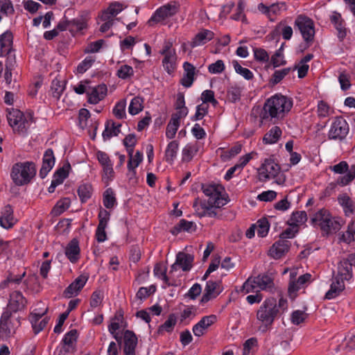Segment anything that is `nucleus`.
I'll use <instances>...</instances> for the list:
<instances>
[{"label":"nucleus","mask_w":355,"mask_h":355,"mask_svg":"<svg viewBox=\"0 0 355 355\" xmlns=\"http://www.w3.org/2000/svg\"><path fill=\"white\" fill-rule=\"evenodd\" d=\"M227 202V200L221 196V192L218 193L214 198L208 200L207 204L210 206L214 207L215 208H220Z\"/></svg>","instance_id":"56"},{"label":"nucleus","mask_w":355,"mask_h":355,"mask_svg":"<svg viewBox=\"0 0 355 355\" xmlns=\"http://www.w3.org/2000/svg\"><path fill=\"white\" fill-rule=\"evenodd\" d=\"M271 179L279 185H282L286 182V176L281 173V167L275 161L273 156L264 159L258 168V180L266 182Z\"/></svg>","instance_id":"4"},{"label":"nucleus","mask_w":355,"mask_h":355,"mask_svg":"<svg viewBox=\"0 0 355 355\" xmlns=\"http://www.w3.org/2000/svg\"><path fill=\"white\" fill-rule=\"evenodd\" d=\"M209 105L207 104H200L196 107V112L192 117L193 121L201 120L208 112Z\"/></svg>","instance_id":"57"},{"label":"nucleus","mask_w":355,"mask_h":355,"mask_svg":"<svg viewBox=\"0 0 355 355\" xmlns=\"http://www.w3.org/2000/svg\"><path fill=\"white\" fill-rule=\"evenodd\" d=\"M339 204L343 207L346 216L354 213L355 205L347 194H342L338 197Z\"/></svg>","instance_id":"34"},{"label":"nucleus","mask_w":355,"mask_h":355,"mask_svg":"<svg viewBox=\"0 0 355 355\" xmlns=\"http://www.w3.org/2000/svg\"><path fill=\"white\" fill-rule=\"evenodd\" d=\"M178 11V8L175 3H167L158 8L154 15L148 21L149 26H152L153 23H158L165 19L172 17Z\"/></svg>","instance_id":"10"},{"label":"nucleus","mask_w":355,"mask_h":355,"mask_svg":"<svg viewBox=\"0 0 355 355\" xmlns=\"http://www.w3.org/2000/svg\"><path fill=\"white\" fill-rule=\"evenodd\" d=\"M179 144L177 141H172L167 145L165 150V159L168 163L173 164L178 150Z\"/></svg>","instance_id":"37"},{"label":"nucleus","mask_w":355,"mask_h":355,"mask_svg":"<svg viewBox=\"0 0 355 355\" xmlns=\"http://www.w3.org/2000/svg\"><path fill=\"white\" fill-rule=\"evenodd\" d=\"M279 315L277 300L273 297L266 299L256 311L257 331L266 333Z\"/></svg>","instance_id":"2"},{"label":"nucleus","mask_w":355,"mask_h":355,"mask_svg":"<svg viewBox=\"0 0 355 355\" xmlns=\"http://www.w3.org/2000/svg\"><path fill=\"white\" fill-rule=\"evenodd\" d=\"M218 286V284L216 282L208 281L206 284L205 293L202 297L201 302L205 303L211 299L216 297L219 293L216 290Z\"/></svg>","instance_id":"28"},{"label":"nucleus","mask_w":355,"mask_h":355,"mask_svg":"<svg viewBox=\"0 0 355 355\" xmlns=\"http://www.w3.org/2000/svg\"><path fill=\"white\" fill-rule=\"evenodd\" d=\"M25 275V272L21 275H15L12 274L9 275L5 280L2 281L0 283V288H17V286L21 282L22 279L24 277Z\"/></svg>","instance_id":"29"},{"label":"nucleus","mask_w":355,"mask_h":355,"mask_svg":"<svg viewBox=\"0 0 355 355\" xmlns=\"http://www.w3.org/2000/svg\"><path fill=\"white\" fill-rule=\"evenodd\" d=\"M254 278L260 291L272 288L274 286L272 278L268 275H259Z\"/></svg>","instance_id":"38"},{"label":"nucleus","mask_w":355,"mask_h":355,"mask_svg":"<svg viewBox=\"0 0 355 355\" xmlns=\"http://www.w3.org/2000/svg\"><path fill=\"white\" fill-rule=\"evenodd\" d=\"M134 71L132 67L123 64L117 71V75L120 78L125 79L133 75Z\"/></svg>","instance_id":"61"},{"label":"nucleus","mask_w":355,"mask_h":355,"mask_svg":"<svg viewBox=\"0 0 355 355\" xmlns=\"http://www.w3.org/2000/svg\"><path fill=\"white\" fill-rule=\"evenodd\" d=\"M225 64L223 60H218L214 63L208 66V71L210 73L216 74L220 73L225 70Z\"/></svg>","instance_id":"58"},{"label":"nucleus","mask_w":355,"mask_h":355,"mask_svg":"<svg viewBox=\"0 0 355 355\" xmlns=\"http://www.w3.org/2000/svg\"><path fill=\"white\" fill-rule=\"evenodd\" d=\"M338 275L336 276L343 282L349 280L352 277V264L347 259H343L338 266Z\"/></svg>","instance_id":"23"},{"label":"nucleus","mask_w":355,"mask_h":355,"mask_svg":"<svg viewBox=\"0 0 355 355\" xmlns=\"http://www.w3.org/2000/svg\"><path fill=\"white\" fill-rule=\"evenodd\" d=\"M16 220L13 216V209L10 205H6L2 211L0 216V225L5 229H9L12 227Z\"/></svg>","instance_id":"20"},{"label":"nucleus","mask_w":355,"mask_h":355,"mask_svg":"<svg viewBox=\"0 0 355 355\" xmlns=\"http://www.w3.org/2000/svg\"><path fill=\"white\" fill-rule=\"evenodd\" d=\"M233 67L234 68L235 71L242 76L245 79L249 80L252 79L253 73L252 72L247 69L243 67L237 61L234 60L232 62Z\"/></svg>","instance_id":"47"},{"label":"nucleus","mask_w":355,"mask_h":355,"mask_svg":"<svg viewBox=\"0 0 355 355\" xmlns=\"http://www.w3.org/2000/svg\"><path fill=\"white\" fill-rule=\"evenodd\" d=\"M125 106L126 103L124 100H121L119 102H118L114 109H113V114L114 116L119 119H123L125 116Z\"/></svg>","instance_id":"51"},{"label":"nucleus","mask_w":355,"mask_h":355,"mask_svg":"<svg viewBox=\"0 0 355 355\" xmlns=\"http://www.w3.org/2000/svg\"><path fill=\"white\" fill-rule=\"evenodd\" d=\"M241 291L245 293L260 291L254 277H249L243 284Z\"/></svg>","instance_id":"41"},{"label":"nucleus","mask_w":355,"mask_h":355,"mask_svg":"<svg viewBox=\"0 0 355 355\" xmlns=\"http://www.w3.org/2000/svg\"><path fill=\"white\" fill-rule=\"evenodd\" d=\"M345 289V283L340 279L334 277L330 285V289L326 293L325 297L328 300L336 297Z\"/></svg>","instance_id":"24"},{"label":"nucleus","mask_w":355,"mask_h":355,"mask_svg":"<svg viewBox=\"0 0 355 355\" xmlns=\"http://www.w3.org/2000/svg\"><path fill=\"white\" fill-rule=\"evenodd\" d=\"M6 111L8 123L13 131L19 134L26 132L32 121V115L24 114L19 110L14 108H8Z\"/></svg>","instance_id":"6"},{"label":"nucleus","mask_w":355,"mask_h":355,"mask_svg":"<svg viewBox=\"0 0 355 355\" xmlns=\"http://www.w3.org/2000/svg\"><path fill=\"white\" fill-rule=\"evenodd\" d=\"M282 131L278 126H273L264 135L263 142L266 144H276L281 137Z\"/></svg>","instance_id":"31"},{"label":"nucleus","mask_w":355,"mask_h":355,"mask_svg":"<svg viewBox=\"0 0 355 355\" xmlns=\"http://www.w3.org/2000/svg\"><path fill=\"white\" fill-rule=\"evenodd\" d=\"M216 322L215 315L204 316L201 320L193 327V333L196 336L200 337L207 329Z\"/></svg>","instance_id":"15"},{"label":"nucleus","mask_w":355,"mask_h":355,"mask_svg":"<svg viewBox=\"0 0 355 355\" xmlns=\"http://www.w3.org/2000/svg\"><path fill=\"white\" fill-rule=\"evenodd\" d=\"M254 59L261 62H267L269 60V55L267 51L261 48H255L253 49Z\"/></svg>","instance_id":"55"},{"label":"nucleus","mask_w":355,"mask_h":355,"mask_svg":"<svg viewBox=\"0 0 355 355\" xmlns=\"http://www.w3.org/2000/svg\"><path fill=\"white\" fill-rule=\"evenodd\" d=\"M70 168V166H63L59 168L54 174L53 180L57 182V184H61L64 180L68 176V169Z\"/></svg>","instance_id":"50"},{"label":"nucleus","mask_w":355,"mask_h":355,"mask_svg":"<svg viewBox=\"0 0 355 355\" xmlns=\"http://www.w3.org/2000/svg\"><path fill=\"white\" fill-rule=\"evenodd\" d=\"M198 150V145L188 144L182 150V160L189 162Z\"/></svg>","instance_id":"43"},{"label":"nucleus","mask_w":355,"mask_h":355,"mask_svg":"<svg viewBox=\"0 0 355 355\" xmlns=\"http://www.w3.org/2000/svg\"><path fill=\"white\" fill-rule=\"evenodd\" d=\"M110 214L105 209H101L98 213L99 223L96 231V238L98 242L102 243L107 239L105 228L110 220Z\"/></svg>","instance_id":"12"},{"label":"nucleus","mask_w":355,"mask_h":355,"mask_svg":"<svg viewBox=\"0 0 355 355\" xmlns=\"http://www.w3.org/2000/svg\"><path fill=\"white\" fill-rule=\"evenodd\" d=\"M143 160V154L140 151H137L135 155L130 157L128 162V169L132 170L136 168Z\"/></svg>","instance_id":"53"},{"label":"nucleus","mask_w":355,"mask_h":355,"mask_svg":"<svg viewBox=\"0 0 355 355\" xmlns=\"http://www.w3.org/2000/svg\"><path fill=\"white\" fill-rule=\"evenodd\" d=\"M1 55H8L12 44V34L6 31L0 36Z\"/></svg>","instance_id":"32"},{"label":"nucleus","mask_w":355,"mask_h":355,"mask_svg":"<svg viewBox=\"0 0 355 355\" xmlns=\"http://www.w3.org/2000/svg\"><path fill=\"white\" fill-rule=\"evenodd\" d=\"M107 91V87L104 84L98 85L94 87H88L87 91L88 102L91 104H97L105 98Z\"/></svg>","instance_id":"14"},{"label":"nucleus","mask_w":355,"mask_h":355,"mask_svg":"<svg viewBox=\"0 0 355 355\" xmlns=\"http://www.w3.org/2000/svg\"><path fill=\"white\" fill-rule=\"evenodd\" d=\"M121 126L120 123H116L112 120L107 121L105 130L102 134L103 139L107 140L112 137L117 136L121 131Z\"/></svg>","instance_id":"30"},{"label":"nucleus","mask_w":355,"mask_h":355,"mask_svg":"<svg viewBox=\"0 0 355 355\" xmlns=\"http://www.w3.org/2000/svg\"><path fill=\"white\" fill-rule=\"evenodd\" d=\"M311 224L314 227H318L325 235L336 233L342 227V220L333 217L329 210L320 209L311 218Z\"/></svg>","instance_id":"3"},{"label":"nucleus","mask_w":355,"mask_h":355,"mask_svg":"<svg viewBox=\"0 0 355 355\" xmlns=\"http://www.w3.org/2000/svg\"><path fill=\"white\" fill-rule=\"evenodd\" d=\"M193 256L180 252L176 255L175 262L171 266V271L182 268L184 271H189L192 267Z\"/></svg>","instance_id":"13"},{"label":"nucleus","mask_w":355,"mask_h":355,"mask_svg":"<svg viewBox=\"0 0 355 355\" xmlns=\"http://www.w3.org/2000/svg\"><path fill=\"white\" fill-rule=\"evenodd\" d=\"M180 125V121H178L177 119H173L171 118V120L166 126V137L170 139L175 137V134H176Z\"/></svg>","instance_id":"46"},{"label":"nucleus","mask_w":355,"mask_h":355,"mask_svg":"<svg viewBox=\"0 0 355 355\" xmlns=\"http://www.w3.org/2000/svg\"><path fill=\"white\" fill-rule=\"evenodd\" d=\"M12 315L3 312L0 320V332L5 336H10L15 332L14 327L11 326L10 318Z\"/></svg>","instance_id":"25"},{"label":"nucleus","mask_w":355,"mask_h":355,"mask_svg":"<svg viewBox=\"0 0 355 355\" xmlns=\"http://www.w3.org/2000/svg\"><path fill=\"white\" fill-rule=\"evenodd\" d=\"M55 164V157L52 149H47L43 157L42 166L40 171V176L44 178L49 172L52 169Z\"/></svg>","instance_id":"19"},{"label":"nucleus","mask_w":355,"mask_h":355,"mask_svg":"<svg viewBox=\"0 0 355 355\" xmlns=\"http://www.w3.org/2000/svg\"><path fill=\"white\" fill-rule=\"evenodd\" d=\"M92 186L89 183H83L78 189V194L82 202H85L92 195Z\"/></svg>","instance_id":"39"},{"label":"nucleus","mask_w":355,"mask_h":355,"mask_svg":"<svg viewBox=\"0 0 355 355\" xmlns=\"http://www.w3.org/2000/svg\"><path fill=\"white\" fill-rule=\"evenodd\" d=\"M28 300L19 291H15L10 294L8 303L5 313L12 315L24 311L27 306Z\"/></svg>","instance_id":"8"},{"label":"nucleus","mask_w":355,"mask_h":355,"mask_svg":"<svg viewBox=\"0 0 355 355\" xmlns=\"http://www.w3.org/2000/svg\"><path fill=\"white\" fill-rule=\"evenodd\" d=\"M116 203L114 193L111 188H108L103 193V205L107 209L112 208Z\"/></svg>","instance_id":"44"},{"label":"nucleus","mask_w":355,"mask_h":355,"mask_svg":"<svg viewBox=\"0 0 355 355\" xmlns=\"http://www.w3.org/2000/svg\"><path fill=\"white\" fill-rule=\"evenodd\" d=\"M290 242L286 240H279L276 241L270 248L268 254L275 259L282 258L288 251Z\"/></svg>","instance_id":"17"},{"label":"nucleus","mask_w":355,"mask_h":355,"mask_svg":"<svg viewBox=\"0 0 355 355\" xmlns=\"http://www.w3.org/2000/svg\"><path fill=\"white\" fill-rule=\"evenodd\" d=\"M123 353L125 355H135L137 338L131 331L126 330L123 335Z\"/></svg>","instance_id":"18"},{"label":"nucleus","mask_w":355,"mask_h":355,"mask_svg":"<svg viewBox=\"0 0 355 355\" xmlns=\"http://www.w3.org/2000/svg\"><path fill=\"white\" fill-rule=\"evenodd\" d=\"M291 71V68H284L280 70H276L271 78L273 84L279 83Z\"/></svg>","instance_id":"60"},{"label":"nucleus","mask_w":355,"mask_h":355,"mask_svg":"<svg viewBox=\"0 0 355 355\" xmlns=\"http://www.w3.org/2000/svg\"><path fill=\"white\" fill-rule=\"evenodd\" d=\"M293 107L291 98L277 94L268 98L263 107L260 117L261 120L282 119Z\"/></svg>","instance_id":"1"},{"label":"nucleus","mask_w":355,"mask_h":355,"mask_svg":"<svg viewBox=\"0 0 355 355\" xmlns=\"http://www.w3.org/2000/svg\"><path fill=\"white\" fill-rule=\"evenodd\" d=\"M202 104L211 103L214 107L218 105V101L214 97V92L212 90H205L201 94Z\"/></svg>","instance_id":"52"},{"label":"nucleus","mask_w":355,"mask_h":355,"mask_svg":"<svg viewBox=\"0 0 355 355\" xmlns=\"http://www.w3.org/2000/svg\"><path fill=\"white\" fill-rule=\"evenodd\" d=\"M177 322V317L174 313H171L168 315V319L159 327L158 332L162 333L163 331L171 332Z\"/></svg>","instance_id":"40"},{"label":"nucleus","mask_w":355,"mask_h":355,"mask_svg":"<svg viewBox=\"0 0 355 355\" xmlns=\"http://www.w3.org/2000/svg\"><path fill=\"white\" fill-rule=\"evenodd\" d=\"M183 69L184 74L181 79V83L185 87H190L194 81L196 68L192 64L185 62L183 64Z\"/></svg>","instance_id":"22"},{"label":"nucleus","mask_w":355,"mask_h":355,"mask_svg":"<svg viewBox=\"0 0 355 355\" xmlns=\"http://www.w3.org/2000/svg\"><path fill=\"white\" fill-rule=\"evenodd\" d=\"M35 173L36 168L33 162H19L13 165L11 177L17 185L21 186L30 182Z\"/></svg>","instance_id":"5"},{"label":"nucleus","mask_w":355,"mask_h":355,"mask_svg":"<svg viewBox=\"0 0 355 355\" xmlns=\"http://www.w3.org/2000/svg\"><path fill=\"white\" fill-rule=\"evenodd\" d=\"M214 37V33L209 30H203L201 32H199L194 37L193 40L191 42V46L192 48L203 45L211 40Z\"/></svg>","instance_id":"27"},{"label":"nucleus","mask_w":355,"mask_h":355,"mask_svg":"<svg viewBox=\"0 0 355 355\" xmlns=\"http://www.w3.org/2000/svg\"><path fill=\"white\" fill-rule=\"evenodd\" d=\"M255 227L257 228L258 236L261 237H265L268 234L270 227V225L267 218H262L259 219L257 221V225Z\"/></svg>","instance_id":"45"},{"label":"nucleus","mask_w":355,"mask_h":355,"mask_svg":"<svg viewBox=\"0 0 355 355\" xmlns=\"http://www.w3.org/2000/svg\"><path fill=\"white\" fill-rule=\"evenodd\" d=\"M77 337V331L72 329L65 334L62 341L65 345L72 347L76 343Z\"/></svg>","instance_id":"62"},{"label":"nucleus","mask_w":355,"mask_h":355,"mask_svg":"<svg viewBox=\"0 0 355 355\" xmlns=\"http://www.w3.org/2000/svg\"><path fill=\"white\" fill-rule=\"evenodd\" d=\"M112 163H109L106 165L102 166L103 167V180L106 183H108L114 176V170Z\"/></svg>","instance_id":"64"},{"label":"nucleus","mask_w":355,"mask_h":355,"mask_svg":"<svg viewBox=\"0 0 355 355\" xmlns=\"http://www.w3.org/2000/svg\"><path fill=\"white\" fill-rule=\"evenodd\" d=\"M70 206V200L69 198H63L60 200L55 207H53L52 211L55 215H60L63 213L66 209H67Z\"/></svg>","instance_id":"48"},{"label":"nucleus","mask_w":355,"mask_h":355,"mask_svg":"<svg viewBox=\"0 0 355 355\" xmlns=\"http://www.w3.org/2000/svg\"><path fill=\"white\" fill-rule=\"evenodd\" d=\"M196 230V225L193 222L181 219L180 222L171 229V232L173 235H177L182 231L191 233L195 232Z\"/></svg>","instance_id":"26"},{"label":"nucleus","mask_w":355,"mask_h":355,"mask_svg":"<svg viewBox=\"0 0 355 355\" xmlns=\"http://www.w3.org/2000/svg\"><path fill=\"white\" fill-rule=\"evenodd\" d=\"M275 31L277 33L280 31L283 38L286 40H290L293 35V28L290 26H286L282 23L276 26Z\"/></svg>","instance_id":"54"},{"label":"nucleus","mask_w":355,"mask_h":355,"mask_svg":"<svg viewBox=\"0 0 355 355\" xmlns=\"http://www.w3.org/2000/svg\"><path fill=\"white\" fill-rule=\"evenodd\" d=\"M295 26L300 31L304 40L306 43L313 41L315 27L313 21L304 15H299L295 20Z\"/></svg>","instance_id":"7"},{"label":"nucleus","mask_w":355,"mask_h":355,"mask_svg":"<svg viewBox=\"0 0 355 355\" xmlns=\"http://www.w3.org/2000/svg\"><path fill=\"white\" fill-rule=\"evenodd\" d=\"M51 89L53 92V96L56 98H59L64 89V86L62 82L58 80H54L52 82Z\"/></svg>","instance_id":"59"},{"label":"nucleus","mask_w":355,"mask_h":355,"mask_svg":"<svg viewBox=\"0 0 355 355\" xmlns=\"http://www.w3.org/2000/svg\"><path fill=\"white\" fill-rule=\"evenodd\" d=\"M88 279L86 275H80L64 290L63 295L66 298H71L77 295L80 291L84 287Z\"/></svg>","instance_id":"16"},{"label":"nucleus","mask_w":355,"mask_h":355,"mask_svg":"<svg viewBox=\"0 0 355 355\" xmlns=\"http://www.w3.org/2000/svg\"><path fill=\"white\" fill-rule=\"evenodd\" d=\"M95 62V58L93 56L86 57L77 67V72L83 73L88 70Z\"/></svg>","instance_id":"49"},{"label":"nucleus","mask_w":355,"mask_h":355,"mask_svg":"<svg viewBox=\"0 0 355 355\" xmlns=\"http://www.w3.org/2000/svg\"><path fill=\"white\" fill-rule=\"evenodd\" d=\"M126 326V322L123 320V313L117 312L111 319L110 324L108 325V331L117 342L121 343V337L119 336L117 331L123 329Z\"/></svg>","instance_id":"11"},{"label":"nucleus","mask_w":355,"mask_h":355,"mask_svg":"<svg viewBox=\"0 0 355 355\" xmlns=\"http://www.w3.org/2000/svg\"><path fill=\"white\" fill-rule=\"evenodd\" d=\"M144 100L139 96L133 98L130 103L128 112L132 115L138 114L143 110Z\"/></svg>","instance_id":"42"},{"label":"nucleus","mask_w":355,"mask_h":355,"mask_svg":"<svg viewBox=\"0 0 355 355\" xmlns=\"http://www.w3.org/2000/svg\"><path fill=\"white\" fill-rule=\"evenodd\" d=\"M307 214L304 211H297L293 212L289 220L288 221V225H294L297 228L299 226L304 225L307 220Z\"/></svg>","instance_id":"35"},{"label":"nucleus","mask_w":355,"mask_h":355,"mask_svg":"<svg viewBox=\"0 0 355 355\" xmlns=\"http://www.w3.org/2000/svg\"><path fill=\"white\" fill-rule=\"evenodd\" d=\"M349 130V125L342 116L336 117L328 132L329 139L342 140L346 137Z\"/></svg>","instance_id":"9"},{"label":"nucleus","mask_w":355,"mask_h":355,"mask_svg":"<svg viewBox=\"0 0 355 355\" xmlns=\"http://www.w3.org/2000/svg\"><path fill=\"white\" fill-rule=\"evenodd\" d=\"M123 9V7L122 3L117 1L112 3L107 9L103 13L101 19L103 20L111 19L120 13Z\"/></svg>","instance_id":"36"},{"label":"nucleus","mask_w":355,"mask_h":355,"mask_svg":"<svg viewBox=\"0 0 355 355\" xmlns=\"http://www.w3.org/2000/svg\"><path fill=\"white\" fill-rule=\"evenodd\" d=\"M80 248L77 239H72L65 248V255L71 263H76L80 259Z\"/></svg>","instance_id":"21"},{"label":"nucleus","mask_w":355,"mask_h":355,"mask_svg":"<svg viewBox=\"0 0 355 355\" xmlns=\"http://www.w3.org/2000/svg\"><path fill=\"white\" fill-rule=\"evenodd\" d=\"M242 146L241 144H236L232 147L230 150L225 151L221 155L224 160L231 159L232 157L239 154L241 151Z\"/></svg>","instance_id":"63"},{"label":"nucleus","mask_w":355,"mask_h":355,"mask_svg":"<svg viewBox=\"0 0 355 355\" xmlns=\"http://www.w3.org/2000/svg\"><path fill=\"white\" fill-rule=\"evenodd\" d=\"M164 59L162 60V65L168 73H172L175 69V63L177 60L176 52L168 53V54L163 55Z\"/></svg>","instance_id":"33"}]
</instances>
